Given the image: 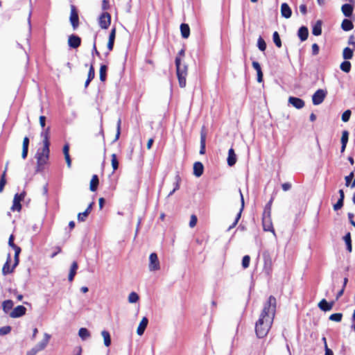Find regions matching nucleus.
Wrapping results in <instances>:
<instances>
[{"label": "nucleus", "instance_id": "1", "mask_svg": "<svg viewBox=\"0 0 355 355\" xmlns=\"http://www.w3.org/2000/svg\"><path fill=\"white\" fill-rule=\"evenodd\" d=\"M275 306V297L270 296L255 324V332L258 338H262L267 336L273 322Z\"/></svg>", "mask_w": 355, "mask_h": 355}, {"label": "nucleus", "instance_id": "2", "mask_svg": "<svg viewBox=\"0 0 355 355\" xmlns=\"http://www.w3.org/2000/svg\"><path fill=\"white\" fill-rule=\"evenodd\" d=\"M49 147L43 146L39 148L36 153L35 158L37 159V171L44 169V166L47 164L49 159Z\"/></svg>", "mask_w": 355, "mask_h": 355}, {"label": "nucleus", "instance_id": "3", "mask_svg": "<svg viewBox=\"0 0 355 355\" xmlns=\"http://www.w3.org/2000/svg\"><path fill=\"white\" fill-rule=\"evenodd\" d=\"M175 66L177 76L178 78L179 85L180 87L186 86V77L187 76V66L181 64V60L179 57L175 58Z\"/></svg>", "mask_w": 355, "mask_h": 355}, {"label": "nucleus", "instance_id": "4", "mask_svg": "<svg viewBox=\"0 0 355 355\" xmlns=\"http://www.w3.org/2000/svg\"><path fill=\"white\" fill-rule=\"evenodd\" d=\"M51 336L46 333L44 334V338L37 345L28 350L26 355H36L39 352L42 351L47 346Z\"/></svg>", "mask_w": 355, "mask_h": 355}, {"label": "nucleus", "instance_id": "5", "mask_svg": "<svg viewBox=\"0 0 355 355\" xmlns=\"http://www.w3.org/2000/svg\"><path fill=\"white\" fill-rule=\"evenodd\" d=\"M327 94V91L322 89H318L312 96V102L314 105H318L321 104L326 96Z\"/></svg>", "mask_w": 355, "mask_h": 355}, {"label": "nucleus", "instance_id": "6", "mask_svg": "<svg viewBox=\"0 0 355 355\" xmlns=\"http://www.w3.org/2000/svg\"><path fill=\"white\" fill-rule=\"evenodd\" d=\"M69 20L74 30H76L79 26V18L78 11L74 5H71V12Z\"/></svg>", "mask_w": 355, "mask_h": 355}, {"label": "nucleus", "instance_id": "7", "mask_svg": "<svg viewBox=\"0 0 355 355\" xmlns=\"http://www.w3.org/2000/svg\"><path fill=\"white\" fill-rule=\"evenodd\" d=\"M150 271L158 270L160 268L159 261L156 253L153 252L149 256V266Z\"/></svg>", "mask_w": 355, "mask_h": 355}, {"label": "nucleus", "instance_id": "8", "mask_svg": "<svg viewBox=\"0 0 355 355\" xmlns=\"http://www.w3.org/2000/svg\"><path fill=\"white\" fill-rule=\"evenodd\" d=\"M24 196H25V193H21L20 194L19 193H16L14 196V199H13V202H12V205L11 207V210L15 211H19L21 209V201L24 199Z\"/></svg>", "mask_w": 355, "mask_h": 355}, {"label": "nucleus", "instance_id": "9", "mask_svg": "<svg viewBox=\"0 0 355 355\" xmlns=\"http://www.w3.org/2000/svg\"><path fill=\"white\" fill-rule=\"evenodd\" d=\"M110 22H111L110 15L107 12H103L101 15V16L99 17V21H98L99 26H101V28L103 29H107L109 27Z\"/></svg>", "mask_w": 355, "mask_h": 355}, {"label": "nucleus", "instance_id": "10", "mask_svg": "<svg viewBox=\"0 0 355 355\" xmlns=\"http://www.w3.org/2000/svg\"><path fill=\"white\" fill-rule=\"evenodd\" d=\"M26 309L22 305H19L13 309L10 313V316L12 318H17L26 314Z\"/></svg>", "mask_w": 355, "mask_h": 355}, {"label": "nucleus", "instance_id": "11", "mask_svg": "<svg viewBox=\"0 0 355 355\" xmlns=\"http://www.w3.org/2000/svg\"><path fill=\"white\" fill-rule=\"evenodd\" d=\"M262 224L263 229L266 232H272L275 234V230L273 229L271 216H263L262 217Z\"/></svg>", "mask_w": 355, "mask_h": 355}, {"label": "nucleus", "instance_id": "12", "mask_svg": "<svg viewBox=\"0 0 355 355\" xmlns=\"http://www.w3.org/2000/svg\"><path fill=\"white\" fill-rule=\"evenodd\" d=\"M288 101L289 104L292 105L294 107L297 109H302V107H304L305 105L304 101L302 99L297 97L290 96L288 98Z\"/></svg>", "mask_w": 355, "mask_h": 355}, {"label": "nucleus", "instance_id": "13", "mask_svg": "<svg viewBox=\"0 0 355 355\" xmlns=\"http://www.w3.org/2000/svg\"><path fill=\"white\" fill-rule=\"evenodd\" d=\"M10 261H11V256H10V254L8 253L7 255L6 261L3 264V268H2V274L5 276L8 274L12 273L14 271V269L15 268H13V266L12 267H10Z\"/></svg>", "mask_w": 355, "mask_h": 355}, {"label": "nucleus", "instance_id": "14", "mask_svg": "<svg viewBox=\"0 0 355 355\" xmlns=\"http://www.w3.org/2000/svg\"><path fill=\"white\" fill-rule=\"evenodd\" d=\"M81 44V39L76 35H71L68 39V44L71 48L76 49L80 46Z\"/></svg>", "mask_w": 355, "mask_h": 355}, {"label": "nucleus", "instance_id": "15", "mask_svg": "<svg viewBox=\"0 0 355 355\" xmlns=\"http://www.w3.org/2000/svg\"><path fill=\"white\" fill-rule=\"evenodd\" d=\"M239 193H240V196H241V209H240V210H239V213L237 214V215H236V218H235L234 222L232 223V225H231L229 227L228 230H230L232 228L234 227L237 225V223H238V222H239V219H240V218H241V213H242V211H243V208H244V204H245V202H244V198H243V193H242V192H241V189H239Z\"/></svg>", "mask_w": 355, "mask_h": 355}, {"label": "nucleus", "instance_id": "16", "mask_svg": "<svg viewBox=\"0 0 355 355\" xmlns=\"http://www.w3.org/2000/svg\"><path fill=\"white\" fill-rule=\"evenodd\" d=\"M320 310L323 311H329L332 309L334 302H328L325 299H322L318 304Z\"/></svg>", "mask_w": 355, "mask_h": 355}, {"label": "nucleus", "instance_id": "17", "mask_svg": "<svg viewBox=\"0 0 355 355\" xmlns=\"http://www.w3.org/2000/svg\"><path fill=\"white\" fill-rule=\"evenodd\" d=\"M341 11L346 17H350L353 14L354 6L350 3L343 4L341 7Z\"/></svg>", "mask_w": 355, "mask_h": 355}, {"label": "nucleus", "instance_id": "18", "mask_svg": "<svg viewBox=\"0 0 355 355\" xmlns=\"http://www.w3.org/2000/svg\"><path fill=\"white\" fill-rule=\"evenodd\" d=\"M281 14L282 16L288 19L291 17L292 10L289 6L286 3H283L281 6Z\"/></svg>", "mask_w": 355, "mask_h": 355}, {"label": "nucleus", "instance_id": "19", "mask_svg": "<svg viewBox=\"0 0 355 355\" xmlns=\"http://www.w3.org/2000/svg\"><path fill=\"white\" fill-rule=\"evenodd\" d=\"M204 171L203 164L200 162H196L193 164V175L199 178L200 177Z\"/></svg>", "mask_w": 355, "mask_h": 355}, {"label": "nucleus", "instance_id": "20", "mask_svg": "<svg viewBox=\"0 0 355 355\" xmlns=\"http://www.w3.org/2000/svg\"><path fill=\"white\" fill-rule=\"evenodd\" d=\"M93 204L94 202H91L87 208L86 209V210L83 212H81V213H79L78 214V220L79 222H84L85 221L87 217L88 216L89 214L90 213L92 209V206H93Z\"/></svg>", "mask_w": 355, "mask_h": 355}, {"label": "nucleus", "instance_id": "21", "mask_svg": "<svg viewBox=\"0 0 355 355\" xmlns=\"http://www.w3.org/2000/svg\"><path fill=\"white\" fill-rule=\"evenodd\" d=\"M148 320L146 317H144L141 320L139 327L137 329V333L139 336H141L144 334V331L148 325Z\"/></svg>", "mask_w": 355, "mask_h": 355}, {"label": "nucleus", "instance_id": "22", "mask_svg": "<svg viewBox=\"0 0 355 355\" xmlns=\"http://www.w3.org/2000/svg\"><path fill=\"white\" fill-rule=\"evenodd\" d=\"M49 131L50 128L48 127L46 130H44L41 132V137L42 138V142H43V146H47L49 147L50 142H49Z\"/></svg>", "mask_w": 355, "mask_h": 355}, {"label": "nucleus", "instance_id": "23", "mask_svg": "<svg viewBox=\"0 0 355 355\" xmlns=\"http://www.w3.org/2000/svg\"><path fill=\"white\" fill-rule=\"evenodd\" d=\"M297 35L302 42L307 40L309 36V30L306 26H302L299 28Z\"/></svg>", "mask_w": 355, "mask_h": 355}, {"label": "nucleus", "instance_id": "24", "mask_svg": "<svg viewBox=\"0 0 355 355\" xmlns=\"http://www.w3.org/2000/svg\"><path fill=\"white\" fill-rule=\"evenodd\" d=\"M236 162V155L233 148H230L228 151L227 164L230 166H234Z\"/></svg>", "mask_w": 355, "mask_h": 355}, {"label": "nucleus", "instance_id": "25", "mask_svg": "<svg viewBox=\"0 0 355 355\" xmlns=\"http://www.w3.org/2000/svg\"><path fill=\"white\" fill-rule=\"evenodd\" d=\"M28 145H29V139L28 137H25L23 140L22 145V153L21 157L23 159H26L28 155Z\"/></svg>", "mask_w": 355, "mask_h": 355}, {"label": "nucleus", "instance_id": "26", "mask_svg": "<svg viewBox=\"0 0 355 355\" xmlns=\"http://www.w3.org/2000/svg\"><path fill=\"white\" fill-rule=\"evenodd\" d=\"M12 248L15 250L13 268H16L19 262V257L21 250V248L17 245H14Z\"/></svg>", "mask_w": 355, "mask_h": 355}, {"label": "nucleus", "instance_id": "27", "mask_svg": "<svg viewBox=\"0 0 355 355\" xmlns=\"http://www.w3.org/2000/svg\"><path fill=\"white\" fill-rule=\"evenodd\" d=\"M341 28L345 31H349L353 29L354 24L351 20L345 19L342 21Z\"/></svg>", "mask_w": 355, "mask_h": 355}, {"label": "nucleus", "instance_id": "28", "mask_svg": "<svg viewBox=\"0 0 355 355\" xmlns=\"http://www.w3.org/2000/svg\"><path fill=\"white\" fill-rule=\"evenodd\" d=\"M312 33L313 35L315 36L320 35L322 33V21L320 20H318L316 21V23L313 25V29H312Z\"/></svg>", "mask_w": 355, "mask_h": 355}, {"label": "nucleus", "instance_id": "29", "mask_svg": "<svg viewBox=\"0 0 355 355\" xmlns=\"http://www.w3.org/2000/svg\"><path fill=\"white\" fill-rule=\"evenodd\" d=\"M78 263L76 261H73L71 266L68 279L69 282H72L73 280L74 276L76 274V270L78 269Z\"/></svg>", "mask_w": 355, "mask_h": 355}, {"label": "nucleus", "instance_id": "30", "mask_svg": "<svg viewBox=\"0 0 355 355\" xmlns=\"http://www.w3.org/2000/svg\"><path fill=\"white\" fill-rule=\"evenodd\" d=\"M181 35L183 38H188L190 34V28L188 24H182L180 25Z\"/></svg>", "mask_w": 355, "mask_h": 355}, {"label": "nucleus", "instance_id": "31", "mask_svg": "<svg viewBox=\"0 0 355 355\" xmlns=\"http://www.w3.org/2000/svg\"><path fill=\"white\" fill-rule=\"evenodd\" d=\"M98 177L97 175H94L90 181L89 189L92 191H96L98 185Z\"/></svg>", "mask_w": 355, "mask_h": 355}, {"label": "nucleus", "instance_id": "32", "mask_svg": "<svg viewBox=\"0 0 355 355\" xmlns=\"http://www.w3.org/2000/svg\"><path fill=\"white\" fill-rule=\"evenodd\" d=\"M78 336L82 340H85L91 336V334L87 329L82 327L78 331Z\"/></svg>", "mask_w": 355, "mask_h": 355}, {"label": "nucleus", "instance_id": "33", "mask_svg": "<svg viewBox=\"0 0 355 355\" xmlns=\"http://www.w3.org/2000/svg\"><path fill=\"white\" fill-rule=\"evenodd\" d=\"M343 240L345 242L347 246V250L349 252H351L352 250V239H351V234L347 232L343 237Z\"/></svg>", "mask_w": 355, "mask_h": 355}, {"label": "nucleus", "instance_id": "34", "mask_svg": "<svg viewBox=\"0 0 355 355\" xmlns=\"http://www.w3.org/2000/svg\"><path fill=\"white\" fill-rule=\"evenodd\" d=\"M205 144H206V134L201 132L200 134V154L204 155L205 153Z\"/></svg>", "mask_w": 355, "mask_h": 355}, {"label": "nucleus", "instance_id": "35", "mask_svg": "<svg viewBox=\"0 0 355 355\" xmlns=\"http://www.w3.org/2000/svg\"><path fill=\"white\" fill-rule=\"evenodd\" d=\"M101 335L103 338L105 346L109 347L111 345V337L110 333L106 330H103L101 331Z\"/></svg>", "mask_w": 355, "mask_h": 355}, {"label": "nucleus", "instance_id": "36", "mask_svg": "<svg viewBox=\"0 0 355 355\" xmlns=\"http://www.w3.org/2000/svg\"><path fill=\"white\" fill-rule=\"evenodd\" d=\"M13 302L11 300H5L2 303V308L5 313H8L13 307Z\"/></svg>", "mask_w": 355, "mask_h": 355}, {"label": "nucleus", "instance_id": "37", "mask_svg": "<svg viewBox=\"0 0 355 355\" xmlns=\"http://www.w3.org/2000/svg\"><path fill=\"white\" fill-rule=\"evenodd\" d=\"M343 57L345 60L352 59L353 57V51L349 47H346L343 49Z\"/></svg>", "mask_w": 355, "mask_h": 355}, {"label": "nucleus", "instance_id": "38", "mask_svg": "<svg viewBox=\"0 0 355 355\" xmlns=\"http://www.w3.org/2000/svg\"><path fill=\"white\" fill-rule=\"evenodd\" d=\"M273 198H272L269 202L266 205L263 216H271V206L272 203Z\"/></svg>", "mask_w": 355, "mask_h": 355}, {"label": "nucleus", "instance_id": "39", "mask_svg": "<svg viewBox=\"0 0 355 355\" xmlns=\"http://www.w3.org/2000/svg\"><path fill=\"white\" fill-rule=\"evenodd\" d=\"M340 67L342 71L348 73L350 71L351 69V63L349 61L345 60L341 63Z\"/></svg>", "mask_w": 355, "mask_h": 355}, {"label": "nucleus", "instance_id": "40", "mask_svg": "<svg viewBox=\"0 0 355 355\" xmlns=\"http://www.w3.org/2000/svg\"><path fill=\"white\" fill-rule=\"evenodd\" d=\"M272 39H273V42L275 44V45L278 48H280L282 46V42H281V39H280L279 35V33L277 31H275L273 33Z\"/></svg>", "mask_w": 355, "mask_h": 355}, {"label": "nucleus", "instance_id": "41", "mask_svg": "<svg viewBox=\"0 0 355 355\" xmlns=\"http://www.w3.org/2000/svg\"><path fill=\"white\" fill-rule=\"evenodd\" d=\"M106 71H107V66L105 64H102L100 67V80L103 82L105 80Z\"/></svg>", "mask_w": 355, "mask_h": 355}, {"label": "nucleus", "instance_id": "42", "mask_svg": "<svg viewBox=\"0 0 355 355\" xmlns=\"http://www.w3.org/2000/svg\"><path fill=\"white\" fill-rule=\"evenodd\" d=\"M7 170V166L6 167L5 171H3L1 179H0V193H1L3 190V188L6 184V173Z\"/></svg>", "mask_w": 355, "mask_h": 355}, {"label": "nucleus", "instance_id": "43", "mask_svg": "<svg viewBox=\"0 0 355 355\" xmlns=\"http://www.w3.org/2000/svg\"><path fill=\"white\" fill-rule=\"evenodd\" d=\"M139 297L135 292H132L128 296V302L130 303H136L138 302Z\"/></svg>", "mask_w": 355, "mask_h": 355}, {"label": "nucleus", "instance_id": "44", "mask_svg": "<svg viewBox=\"0 0 355 355\" xmlns=\"http://www.w3.org/2000/svg\"><path fill=\"white\" fill-rule=\"evenodd\" d=\"M257 46L261 51H264L266 49V44L261 37H259L257 40Z\"/></svg>", "mask_w": 355, "mask_h": 355}, {"label": "nucleus", "instance_id": "45", "mask_svg": "<svg viewBox=\"0 0 355 355\" xmlns=\"http://www.w3.org/2000/svg\"><path fill=\"white\" fill-rule=\"evenodd\" d=\"M343 318V314L340 313H333L329 316V320L335 322H340Z\"/></svg>", "mask_w": 355, "mask_h": 355}, {"label": "nucleus", "instance_id": "46", "mask_svg": "<svg viewBox=\"0 0 355 355\" xmlns=\"http://www.w3.org/2000/svg\"><path fill=\"white\" fill-rule=\"evenodd\" d=\"M351 114L352 112L350 110H347L346 111H345L342 114V121L343 122H347L350 119Z\"/></svg>", "mask_w": 355, "mask_h": 355}, {"label": "nucleus", "instance_id": "47", "mask_svg": "<svg viewBox=\"0 0 355 355\" xmlns=\"http://www.w3.org/2000/svg\"><path fill=\"white\" fill-rule=\"evenodd\" d=\"M112 166L113 168V171H116L119 167V162L116 158V154L112 155Z\"/></svg>", "mask_w": 355, "mask_h": 355}, {"label": "nucleus", "instance_id": "48", "mask_svg": "<svg viewBox=\"0 0 355 355\" xmlns=\"http://www.w3.org/2000/svg\"><path fill=\"white\" fill-rule=\"evenodd\" d=\"M349 139V132L347 130H343L341 137V144H347Z\"/></svg>", "mask_w": 355, "mask_h": 355}, {"label": "nucleus", "instance_id": "49", "mask_svg": "<svg viewBox=\"0 0 355 355\" xmlns=\"http://www.w3.org/2000/svg\"><path fill=\"white\" fill-rule=\"evenodd\" d=\"M344 199L339 198L336 204L334 205L333 208L334 211H338L343 207Z\"/></svg>", "mask_w": 355, "mask_h": 355}, {"label": "nucleus", "instance_id": "50", "mask_svg": "<svg viewBox=\"0 0 355 355\" xmlns=\"http://www.w3.org/2000/svg\"><path fill=\"white\" fill-rule=\"evenodd\" d=\"M250 257L249 255H245L243 257V259H242V266L243 268H247L249 267V265H250Z\"/></svg>", "mask_w": 355, "mask_h": 355}, {"label": "nucleus", "instance_id": "51", "mask_svg": "<svg viewBox=\"0 0 355 355\" xmlns=\"http://www.w3.org/2000/svg\"><path fill=\"white\" fill-rule=\"evenodd\" d=\"M175 182L174 183L173 191H176L180 189L181 178L179 174H177L175 177Z\"/></svg>", "mask_w": 355, "mask_h": 355}, {"label": "nucleus", "instance_id": "52", "mask_svg": "<svg viewBox=\"0 0 355 355\" xmlns=\"http://www.w3.org/2000/svg\"><path fill=\"white\" fill-rule=\"evenodd\" d=\"M11 331V327L10 326H4L0 328V336H5L8 334Z\"/></svg>", "mask_w": 355, "mask_h": 355}, {"label": "nucleus", "instance_id": "53", "mask_svg": "<svg viewBox=\"0 0 355 355\" xmlns=\"http://www.w3.org/2000/svg\"><path fill=\"white\" fill-rule=\"evenodd\" d=\"M121 119H119L118 121H117V124H116V135H115L114 141L118 140L119 137H120V134H121Z\"/></svg>", "mask_w": 355, "mask_h": 355}, {"label": "nucleus", "instance_id": "54", "mask_svg": "<svg viewBox=\"0 0 355 355\" xmlns=\"http://www.w3.org/2000/svg\"><path fill=\"white\" fill-rule=\"evenodd\" d=\"M354 172H351L348 175H347L345 178L346 187L350 186L351 182H352V179L354 178Z\"/></svg>", "mask_w": 355, "mask_h": 355}, {"label": "nucleus", "instance_id": "55", "mask_svg": "<svg viewBox=\"0 0 355 355\" xmlns=\"http://www.w3.org/2000/svg\"><path fill=\"white\" fill-rule=\"evenodd\" d=\"M95 76V71L93 65L92 64L89 67V72H88V79L93 80Z\"/></svg>", "mask_w": 355, "mask_h": 355}, {"label": "nucleus", "instance_id": "56", "mask_svg": "<svg viewBox=\"0 0 355 355\" xmlns=\"http://www.w3.org/2000/svg\"><path fill=\"white\" fill-rule=\"evenodd\" d=\"M197 217L196 215H191V219H190V221H189V226L190 227H193L196 226V223H197Z\"/></svg>", "mask_w": 355, "mask_h": 355}, {"label": "nucleus", "instance_id": "57", "mask_svg": "<svg viewBox=\"0 0 355 355\" xmlns=\"http://www.w3.org/2000/svg\"><path fill=\"white\" fill-rule=\"evenodd\" d=\"M115 36H116V28L114 27L112 28V30L110 31V33L109 35V40H112V41L114 42Z\"/></svg>", "mask_w": 355, "mask_h": 355}, {"label": "nucleus", "instance_id": "58", "mask_svg": "<svg viewBox=\"0 0 355 355\" xmlns=\"http://www.w3.org/2000/svg\"><path fill=\"white\" fill-rule=\"evenodd\" d=\"M318 53H319V46L317 44L315 43L312 45V54L313 55H316L318 54Z\"/></svg>", "mask_w": 355, "mask_h": 355}, {"label": "nucleus", "instance_id": "59", "mask_svg": "<svg viewBox=\"0 0 355 355\" xmlns=\"http://www.w3.org/2000/svg\"><path fill=\"white\" fill-rule=\"evenodd\" d=\"M252 64V67L257 71V73L258 71H261V66L258 62L253 61Z\"/></svg>", "mask_w": 355, "mask_h": 355}, {"label": "nucleus", "instance_id": "60", "mask_svg": "<svg viewBox=\"0 0 355 355\" xmlns=\"http://www.w3.org/2000/svg\"><path fill=\"white\" fill-rule=\"evenodd\" d=\"M110 8V3L108 0H103L102 1V9L107 10Z\"/></svg>", "mask_w": 355, "mask_h": 355}, {"label": "nucleus", "instance_id": "61", "mask_svg": "<svg viewBox=\"0 0 355 355\" xmlns=\"http://www.w3.org/2000/svg\"><path fill=\"white\" fill-rule=\"evenodd\" d=\"M282 187L284 191H287L291 189V184L289 182H285V183L282 184Z\"/></svg>", "mask_w": 355, "mask_h": 355}, {"label": "nucleus", "instance_id": "62", "mask_svg": "<svg viewBox=\"0 0 355 355\" xmlns=\"http://www.w3.org/2000/svg\"><path fill=\"white\" fill-rule=\"evenodd\" d=\"M264 260H265V268L267 266L270 267L271 265V259L269 257V256L264 255Z\"/></svg>", "mask_w": 355, "mask_h": 355}, {"label": "nucleus", "instance_id": "63", "mask_svg": "<svg viewBox=\"0 0 355 355\" xmlns=\"http://www.w3.org/2000/svg\"><path fill=\"white\" fill-rule=\"evenodd\" d=\"M348 218L349 220L350 223L355 227V221L354 220V214L348 213L347 214Z\"/></svg>", "mask_w": 355, "mask_h": 355}, {"label": "nucleus", "instance_id": "64", "mask_svg": "<svg viewBox=\"0 0 355 355\" xmlns=\"http://www.w3.org/2000/svg\"><path fill=\"white\" fill-rule=\"evenodd\" d=\"M299 9L302 15H305L306 14V12H307L306 6L305 4L300 5L299 7Z\"/></svg>", "mask_w": 355, "mask_h": 355}]
</instances>
